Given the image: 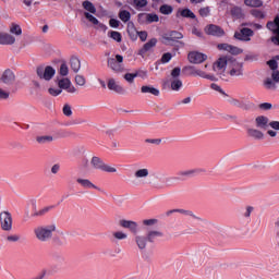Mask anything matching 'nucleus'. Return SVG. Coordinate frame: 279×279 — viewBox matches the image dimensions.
<instances>
[{"instance_id":"052dcab7","label":"nucleus","mask_w":279,"mask_h":279,"mask_svg":"<svg viewBox=\"0 0 279 279\" xmlns=\"http://www.w3.org/2000/svg\"><path fill=\"white\" fill-rule=\"evenodd\" d=\"M252 213H254V207L247 206L245 211L242 215L243 217H246V219H250V217L252 216Z\"/></svg>"},{"instance_id":"7ed1b4c3","label":"nucleus","mask_w":279,"mask_h":279,"mask_svg":"<svg viewBox=\"0 0 279 279\" xmlns=\"http://www.w3.org/2000/svg\"><path fill=\"white\" fill-rule=\"evenodd\" d=\"M90 165L94 167V169H98L99 171H105L106 173H117V168L106 165V162H104V160H101L99 157H93Z\"/></svg>"},{"instance_id":"774afa93","label":"nucleus","mask_w":279,"mask_h":279,"mask_svg":"<svg viewBox=\"0 0 279 279\" xmlns=\"http://www.w3.org/2000/svg\"><path fill=\"white\" fill-rule=\"evenodd\" d=\"M269 126L272 128V130H279V121L269 122Z\"/></svg>"},{"instance_id":"37998d69","label":"nucleus","mask_w":279,"mask_h":279,"mask_svg":"<svg viewBox=\"0 0 279 279\" xmlns=\"http://www.w3.org/2000/svg\"><path fill=\"white\" fill-rule=\"evenodd\" d=\"M84 16L93 25H99V20H97V17H95L93 14L85 12Z\"/></svg>"},{"instance_id":"4468645a","label":"nucleus","mask_w":279,"mask_h":279,"mask_svg":"<svg viewBox=\"0 0 279 279\" xmlns=\"http://www.w3.org/2000/svg\"><path fill=\"white\" fill-rule=\"evenodd\" d=\"M162 88L163 90H167V88H170V90L178 92L180 90V88H182V80L173 78L170 83L169 81H163Z\"/></svg>"},{"instance_id":"58836bf2","label":"nucleus","mask_w":279,"mask_h":279,"mask_svg":"<svg viewBox=\"0 0 279 279\" xmlns=\"http://www.w3.org/2000/svg\"><path fill=\"white\" fill-rule=\"evenodd\" d=\"M245 5L248 8H260L263 2L260 0H244Z\"/></svg>"},{"instance_id":"f704fd0d","label":"nucleus","mask_w":279,"mask_h":279,"mask_svg":"<svg viewBox=\"0 0 279 279\" xmlns=\"http://www.w3.org/2000/svg\"><path fill=\"white\" fill-rule=\"evenodd\" d=\"M148 175H149V169H147V168L138 169L134 173V177L137 179L148 178Z\"/></svg>"},{"instance_id":"a19ab883","label":"nucleus","mask_w":279,"mask_h":279,"mask_svg":"<svg viewBox=\"0 0 279 279\" xmlns=\"http://www.w3.org/2000/svg\"><path fill=\"white\" fill-rule=\"evenodd\" d=\"M10 33L14 34L15 36H21V34H23V29L21 28V25L12 24L10 27Z\"/></svg>"},{"instance_id":"6e6d98bb","label":"nucleus","mask_w":279,"mask_h":279,"mask_svg":"<svg viewBox=\"0 0 279 279\" xmlns=\"http://www.w3.org/2000/svg\"><path fill=\"white\" fill-rule=\"evenodd\" d=\"M171 58H173V56L170 52L163 53L161 57V63L167 64L168 62H171Z\"/></svg>"},{"instance_id":"ddd939ff","label":"nucleus","mask_w":279,"mask_h":279,"mask_svg":"<svg viewBox=\"0 0 279 279\" xmlns=\"http://www.w3.org/2000/svg\"><path fill=\"white\" fill-rule=\"evenodd\" d=\"M218 49L220 51H228L229 53H231V56H240V53L243 52V49L232 46L230 44H219Z\"/></svg>"},{"instance_id":"c85d7f7f","label":"nucleus","mask_w":279,"mask_h":279,"mask_svg":"<svg viewBox=\"0 0 279 279\" xmlns=\"http://www.w3.org/2000/svg\"><path fill=\"white\" fill-rule=\"evenodd\" d=\"M53 208H56V206L53 205H50V206H47V207H44L37 211H35L33 214L34 217H45V215H47V213H50V210H53Z\"/></svg>"},{"instance_id":"c9c22d12","label":"nucleus","mask_w":279,"mask_h":279,"mask_svg":"<svg viewBox=\"0 0 279 279\" xmlns=\"http://www.w3.org/2000/svg\"><path fill=\"white\" fill-rule=\"evenodd\" d=\"M264 86L267 90H276V88H277L276 82L269 77L264 81Z\"/></svg>"},{"instance_id":"680f3d73","label":"nucleus","mask_w":279,"mask_h":279,"mask_svg":"<svg viewBox=\"0 0 279 279\" xmlns=\"http://www.w3.org/2000/svg\"><path fill=\"white\" fill-rule=\"evenodd\" d=\"M109 25L110 27H113L114 29H117L121 25V22L117 19H111L109 20Z\"/></svg>"},{"instance_id":"0eeeda50","label":"nucleus","mask_w":279,"mask_h":279,"mask_svg":"<svg viewBox=\"0 0 279 279\" xmlns=\"http://www.w3.org/2000/svg\"><path fill=\"white\" fill-rule=\"evenodd\" d=\"M183 71H185L187 75H192L193 77H203L204 80H210V82H215V76L210 74H206V72L199 69H196L193 65L185 66Z\"/></svg>"},{"instance_id":"4c0bfd02","label":"nucleus","mask_w":279,"mask_h":279,"mask_svg":"<svg viewBox=\"0 0 279 279\" xmlns=\"http://www.w3.org/2000/svg\"><path fill=\"white\" fill-rule=\"evenodd\" d=\"M132 5L135 10L147 8V0H133Z\"/></svg>"},{"instance_id":"bb28decb","label":"nucleus","mask_w":279,"mask_h":279,"mask_svg":"<svg viewBox=\"0 0 279 279\" xmlns=\"http://www.w3.org/2000/svg\"><path fill=\"white\" fill-rule=\"evenodd\" d=\"M160 236H162V232L160 231H148L146 234L148 243H154V241Z\"/></svg>"},{"instance_id":"a211bd4d","label":"nucleus","mask_w":279,"mask_h":279,"mask_svg":"<svg viewBox=\"0 0 279 279\" xmlns=\"http://www.w3.org/2000/svg\"><path fill=\"white\" fill-rule=\"evenodd\" d=\"M16 43V37L10 35L9 33L0 32V45H14Z\"/></svg>"},{"instance_id":"603ef678","label":"nucleus","mask_w":279,"mask_h":279,"mask_svg":"<svg viewBox=\"0 0 279 279\" xmlns=\"http://www.w3.org/2000/svg\"><path fill=\"white\" fill-rule=\"evenodd\" d=\"M59 73H60V75H62L63 77H66V75H69V65H66V63H62V64L60 65Z\"/></svg>"},{"instance_id":"9d476101","label":"nucleus","mask_w":279,"mask_h":279,"mask_svg":"<svg viewBox=\"0 0 279 279\" xmlns=\"http://www.w3.org/2000/svg\"><path fill=\"white\" fill-rule=\"evenodd\" d=\"M208 56L202 52L192 51L187 54V60L192 64H202V62H206Z\"/></svg>"},{"instance_id":"79ce46f5","label":"nucleus","mask_w":279,"mask_h":279,"mask_svg":"<svg viewBox=\"0 0 279 279\" xmlns=\"http://www.w3.org/2000/svg\"><path fill=\"white\" fill-rule=\"evenodd\" d=\"M109 36L110 38H112V40H116V43H121V40L123 39V37L121 36V33L117 31L109 32Z\"/></svg>"},{"instance_id":"7c9ffc66","label":"nucleus","mask_w":279,"mask_h":279,"mask_svg":"<svg viewBox=\"0 0 279 279\" xmlns=\"http://www.w3.org/2000/svg\"><path fill=\"white\" fill-rule=\"evenodd\" d=\"M36 141L39 145H47V143L53 142V136L51 135L37 136Z\"/></svg>"},{"instance_id":"72a5a7b5","label":"nucleus","mask_w":279,"mask_h":279,"mask_svg":"<svg viewBox=\"0 0 279 279\" xmlns=\"http://www.w3.org/2000/svg\"><path fill=\"white\" fill-rule=\"evenodd\" d=\"M128 34H129L131 40L138 39V31H136V27H134V24H132V26H128Z\"/></svg>"},{"instance_id":"423d86ee","label":"nucleus","mask_w":279,"mask_h":279,"mask_svg":"<svg viewBox=\"0 0 279 279\" xmlns=\"http://www.w3.org/2000/svg\"><path fill=\"white\" fill-rule=\"evenodd\" d=\"M12 214L8 210L0 213V228L4 232H10L12 230Z\"/></svg>"},{"instance_id":"473e14b6","label":"nucleus","mask_w":279,"mask_h":279,"mask_svg":"<svg viewBox=\"0 0 279 279\" xmlns=\"http://www.w3.org/2000/svg\"><path fill=\"white\" fill-rule=\"evenodd\" d=\"M119 19L122 21V23H128L130 19H132V13L128 10H122L119 12Z\"/></svg>"},{"instance_id":"c756f323","label":"nucleus","mask_w":279,"mask_h":279,"mask_svg":"<svg viewBox=\"0 0 279 279\" xmlns=\"http://www.w3.org/2000/svg\"><path fill=\"white\" fill-rule=\"evenodd\" d=\"M83 8H84V10L89 12V14H97V9L95 8V4H93V2H90L88 0L83 2Z\"/></svg>"},{"instance_id":"1a4fd4ad","label":"nucleus","mask_w":279,"mask_h":279,"mask_svg":"<svg viewBox=\"0 0 279 279\" xmlns=\"http://www.w3.org/2000/svg\"><path fill=\"white\" fill-rule=\"evenodd\" d=\"M205 34L208 36H216L217 38H221V36H226V31H223L221 26L209 24L205 27Z\"/></svg>"},{"instance_id":"13d9d810","label":"nucleus","mask_w":279,"mask_h":279,"mask_svg":"<svg viewBox=\"0 0 279 279\" xmlns=\"http://www.w3.org/2000/svg\"><path fill=\"white\" fill-rule=\"evenodd\" d=\"M198 13L203 19H206V16H208L210 14V8H208V7L202 8V9H199Z\"/></svg>"},{"instance_id":"39448f33","label":"nucleus","mask_w":279,"mask_h":279,"mask_svg":"<svg viewBox=\"0 0 279 279\" xmlns=\"http://www.w3.org/2000/svg\"><path fill=\"white\" fill-rule=\"evenodd\" d=\"M107 66L114 73H123V56L117 54L116 59L109 58L107 60Z\"/></svg>"},{"instance_id":"bf43d9fd","label":"nucleus","mask_w":279,"mask_h":279,"mask_svg":"<svg viewBox=\"0 0 279 279\" xmlns=\"http://www.w3.org/2000/svg\"><path fill=\"white\" fill-rule=\"evenodd\" d=\"M7 241H8L9 243H16V242L21 241V236H20V235H16V234L8 235V236H7Z\"/></svg>"},{"instance_id":"49530a36","label":"nucleus","mask_w":279,"mask_h":279,"mask_svg":"<svg viewBox=\"0 0 279 279\" xmlns=\"http://www.w3.org/2000/svg\"><path fill=\"white\" fill-rule=\"evenodd\" d=\"M62 112L64 117H72L73 116V109L71 108V105L65 104L62 108Z\"/></svg>"},{"instance_id":"e2e57ef3","label":"nucleus","mask_w":279,"mask_h":279,"mask_svg":"<svg viewBox=\"0 0 279 279\" xmlns=\"http://www.w3.org/2000/svg\"><path fill=\"white\" fill-rule=\"evenodd\" d=\"M180 73H182V70L180 68H174L171 71V77H173V80H178V76L180 75Z\"/></svg>"},{"instance_id":"f257e3e1","label":"nucleus","mask_w":279,"mask_h":279,"mask_svg":"<svg viewBox=\"0 0 279 279\" xmlns=\"http://www.w3.org/2000/svg\"><path fill=\"white\" fill-rule=\"evenodd\" d=\"M56 232V225H48V226H39L34 229V234L37 241L41 243H47V241H51L53 239V233Z\"/></svg>"},{"instance_id":"5fc2aeb1","label":"nucleus","mask_w":279,"mask_h":279,"mask_svg":"<svg viewBox=\"0 0 279 279\" xmlns=\"http://www.w3.org/2000/svg\"><path fill=\"white\" fill-rule=\"evenodd\" d=\"M48 93L49 95H51L52 97H58V95H62V89L59 87V88H53V87H50L48 89Z\"/></svg>"},{"instance_id":"c03bdc74","label":"nucleus","mask_w":279,"mask_h":279,"mask_svg":"<svg viewBox=\"0 0 279 279\" xmlns=\"http://www.w3.org/2000/svg\"><path fill=\"white\" fill-rule=\"evenodd\" d=\"M137 22L140 25H148L147 13H140L137 15Z\"/></svg>"},{"instance_id":"6e6552de","label":"nucleus","mask_w":279,"mask_h":279,"mask_svg":"<svg viewBox=\"0 0 279 279\" xmlns=\"http://www.w3.org/2000/svg\"><path fill=\"white\" fill-rule=\"evenodd\" d=\"M252 36H254V31L247 27H244L234 33V38L236 40H242L243 43H250V40H252Z\"/></svg>"},{"instance_id":"412c9836","label":"nucleus","mask_w":279,"mask_h":279,"mask_svg":"<svg viewBox=\"0 0 279 279\" xmlns=\"http://www.w3.org/2000/svg\"><path fill=\"white\" fill-rule=\"evenodd\" d=\"M77 184H81L83 189H95L96 191H101L97 185H95L90 180L88 179H77L76 180Z\"/></svg>"},{"instance_id":"a878e982","label":"nucleus","mask_w":279,"mask_h":279,"mask_svg":"<svg viewBox=\"0 0 279 279\" xmlns=\"http://www.w3.org/2000/svg\"><path fill=\"white\" fill-rule=\"evenodd\" d=\"M141 93H144V94L149 93L150 95H154L155 97H158L160 95V90L158 88L147 86V85H144L141 87Z\"/></svg>"},{"instance_id":"864d4df0","label":"nucleus","mask_w":279,"mask_h":279,"mask_svg":"<svg viewBox=\"0 0 279 279\" xmlns=\"http://www.w3.org/2000/svg\"><path fill=\"white\" fill-rule=\"evenodd\" d=\"M124 80L129 84H134V80H136V74L135 73H126V74H124Z\"/></svg>"},{"instance_id":"8fccbe9b","label":"nucleus","mask_w":279,"mask_h":279,"mask_svg":"<svg viewBox=\"0 0 279 279\" xmlns=\"http://www.w3.org/2000/svg\"><path fill=\"white\" fill-rule=\"evenodd\" d=\"M113 238L117 239V241H123L125 239H128V234L123 233V231H116L112 233Z\"/></svg>"},{"instance_id":"a18cd8bd","label":"nucleus","mask_w":279,"mask_h":279,"mask_svg":"<svg viewBox=\"0 0 279 279\" xmlns=\"http://www.w3.org/2000/svg\"><path fill=\"white\" fill-rule=\"evenodd\" d=\"M147 21L149 25L151 23H158V21H160V17H158V14L156 13H147Z\"/></svg>"},{"instance_id":"393cba45","label":"nucleus","mask_w":279,"mask_h":279,"mask_svg":"<svg viewBox=\"0 0 279 279\" xmlns=\"http://www.w3.org/2000/svg\"><path fill=\"white\" fill-rule=\"evenodd\" d=\"M147 236L135 234V243L138 250H145V247H147Z\"/></svg>"},{"instance_id":"b1692460","label":"nucleus","mask_w":279,"mask_h":279,"mask_svg":"<svg viewBox=\"0 0 279 279\" xmlns=\"http://www.w3.org/2000/svg\"><path fill=\"white\" fill-rule=\"evenodd\" d=\"M70 66L74 73H78L80 69H82V62L77 57H72L70 60Z\"/></svg>"},{"instance_id":"e433bc0d","label":"nucleus","mask_w":279,"mask_h":279,"mask_svg":"<svg viewBox=\"0 0 279 279\" xmlns=\"http://www.w3.org/2000/svg\"><path fill=\"white\" fill-rule=\"evenodd\" d=\"M159 12L160 14H165V15H169L173 13V7L169 5V4H162L159 8Z\"/></svg>"},{"instance_id":"3c124183","label":"nucleus","mask_w":279,"mask_h":279,"mask_svg":"<svg viewBox=\"0 0 279 279\" xmlns=\"http://www.w3.org/2000/svg\"><path fill=\"white\" fill-rule=\"evenodd\" d=\"M251 14L255 19H265V13L263 11L258 10V9L251 10Z\"/></svg>"},{"instance_id":"20e7f679","label":"nucleus","mask_w":279,"mask_h":279,"mask_svg":"<svg viewBox=\"0 0 279 279\" xmlns=\"http://www.w3.org/2000/svg\"><path fill=\"white\" fill-rule=\"evenodd\" d=\"M36 73H37L39 80H45L46 82H51V80H53V76L56 75V69H53V66H51V65H48L46 68L37 66Z\"/></svg>"},{"instance_id":"de8ad7c7","label":"nucleus","mask_w":279,"mask_h":279,"mask_svg":"<svg viewBox=\"0 0 279 279\" xmlns=\"http://www.w3.org/2000/svg\"><path fill=\"white\" fill-rule=\"evenodd\" d=\"M177 213H180L181 215H185L186 217H192L193 219L199 220V217L195 216V214H193V211L191 210L177 209Z\"/></svg>"},{"instance_id":"0e129e2a","label":"nucleus","mask_w":279,"mask_h":279,"mask_svg":"<svg viewBox=\"0 0 279 279\" xmlns=\"http://www.w3.org/2000/svg\"><path fill=\"white\" fill-rule=\"evenodd\" d=\"M137 36H138L140 40H142V43H145V40H147V32L146 31L137 32Z\"/></svg>"},{"instance_id":"f03ea898","label":"nucleus","mask_w":279,"mask_h":279,"mask_svg":"<svg viewBox=\"0 0 279 279\" xmlns=\"http://www.w3.org/2000/svg\"><path fill=\"white\" fill-rule=\"evenodd\" d=\"M182 38H184L182 33L178 31H170L161 36V43L162 45L173 47V45L179 40H182Z\"/></svg>"},{"instance_id":"69168bd1","label":"nucleus","mask_w":279,"mask_h":279,"mask_svg":"<svg viewBox=\"0 0 279 279\" xmlns=\"http://www.w3.org/2000/svg\"><path fill=\"white\" fill-rule=\"evenodd\" d=\"M158 223V219H145L143 220L144 226H156Z\"/></svg>"},{"instance_id":"4be33fe9","label":"nucleus","mask_w":279,"mask_h":279,"mask_svg":"<svg viewBox=\"0 0 279 279\" xmlns=\"http://www.w3.org/2000/svg\"><path fill=\"white\" fill-rule=\"evenodd\" d=\"M247 135L251 136V138H255V141H263L265 138V134L256 129H247Z\"/></svg>"},{"instance_id":"dca6fc26","label":"nucleus","mask_w":279,"mask_h":279,"mask_svg":"<svg viewBox=\"0 0 279 279\" xmlns=\"http://www.w3.org/2000/svg\"><path fill=\"white\" fill-rule=\"evenodd\" d=\"M226 66H228V59L222 57L214 63L213 69L216 71V73H223V71H226Z\"/></svg>"},{"instance_id":"5701e85b","label":"nucleus","mask_w":279,"mask_h":279,"mask_svg":"<svg viewBox=\"0 0 279 279\" xmlns=\"http://www.w3.org/2000/svg\"><path fill=\"white\" fill-rule=\"evenodd\" d=\"M229 75H231V77H239V76L243 75V64L236 63V64L230 70Z\"/></svg>"},{"instance_id":"f3484780","label":"nucleus","mask_w":279,"mask_h":279,"mask_svg":"<svg viewBox=\"0 0 279 279\" xmlns=\"http://www.w3.org/2000/svg\"><path fill=\"white\" fill-rule=\"evenodd\" d=\"M16 80V75H14V72L10 69L5 70L1 76V82H3V84H14Z\"/></svg>"},{"instance_id":"ea45409f","label":"nucleus","mask_w":279,"mask_h":279,"mask_svg":"<svg viewBox=\"0 0 279 279\" xmlns=\"http://www.w3.org/2000/svg\"><path fill=\"white\" fill-rule=\"evenodd\" d=\"M180 14L183 19H195V13L191 11L190 9H183L180 11Z\"/></svg>"},{"instance_id":"2eb2a0df","label":"nucleus","mask_w":279,"mask_h":279,"mask_svg":"<svg viewBox=\"0 0 279 279\" xmlns=\"http://www.w3.org/2000/svg\"><path fill=\"white\" fill-rule=\"evenodd\" d=\"M107 87L109 90H112L113 93H117L118 95H123L125 93V89L123 86L119 85L114 78H109L107 82Z\"/></svg>"},{"instance_id":"9b49d317","label":"nucleus","mask_w":279,"mask_h":279,"mask_svg":"<svg viewBox=\"0 0 279 279\" xmlns=\"http://www.w3.org/2000/svg\"><path fill=\"white\" fill-rule=\"evenodd\" d=\"M119 226L121 228H125L126 230H130L132 234H135V235L138 234V223H136V221L122 219L119 221Z\"/></svg>"},{"instance_id":"4d7b16f0","label":"nucleus","mask_w":279,"mask_h":279,"mask_svg":"<svg viewBox=\"0 0 279 279\" xmlns=\"http://www.w3.org/2000/svg\"><path fill=\"white\" fill-rule=\"evenodd\" d=\"M267 64L272 72L278 70V61H276V59L267 61Z\"/></svg>"},{"instance_id":"2f4dec72","label":"nucleus","mask_w":279,"mask_h":279,"mask_svg":"<svg viewBox=\"0 0 279 279\" xmlns=\"http://www.w3.org/2000/svg\"><path fill=\"white\" fill-rule=\"evenodd\" d=\"M230 14L233 19H243V9L240 7H233L230 11Z\"/></svg>"},{"instance_id":"338daca9","label":"nucleus","mask_w":279,"mask_h":279,"mask_svg":"<svg viewBox=\"0 0 279 279\" xmlns=\"http://www.w3.org/2000/svg\"><path fill=\"white\" fill-rule=\"evenodd\" d=\"M271 80H272L276 84H279V71H278V70L272 71V73H271Z\"/></svg>"},{"instance_id":"aec40b11","label":"nucleus","mask_w":279,"mask_h":279,"mask_svg":"<svg viewBox=\"0 0 279 279\" xmlns=\"http://www.w3.org/2000/svg\"><path fill=\"white\" fill-rule=\"evenodd\" d=\"M158 45V39L151 38L149 41H147L143 48L140 50V56H144V53H147V51H150Z\"/></svg>"},{"instance_id":"cd10ccee","label":"nucleus","mask_w":279,"mask_h":279,"mask_svg":"<svg viewBox=\"0 0 279 279\" xmlns=\"http://www.w3.org/2000/svg\"><path fill=\"white\" fill-rule=\"evenodd\" d=\"M202 170L193 169V170H183L178 173L180 178H193V175L199 173Z\"/></svg>"},{"instance_id":"6ab92c4d","label":"nucleus","mask_w":279,"mask_h":279,"mask_svg":"<svg viewBox=\"0 0 279 279\" xmlns=\"http://www.w3.org/2000/svg\"><path fill=\"white\" fill-rule=\"evenodd\" d=\"M256 128H259V130H267L269 128V118L265 116H258L255 119Z\"/></svg>"},{"instance_id":"09e8293b","label":"nucleus","mask_w":279,"mask_h":279,"mask_svg":"<svg viewBox=\"0 0 279 279\" xmlns=\"http://www.w3.org/2000/svg\"><path fill=\"white\" fill-rule=\"evenodd\" d=\"M75 84H76L77 86H86V77H84V75L77 74V75L75 76Z\"/></svg>"},{"instance_id":"f8f14e48","label":"nucleus","mask_w":279,"mask_h":279,"mask_svg":"<svg viewBox=\"0 0 279 279\" xmlns=\"http://www.w3.org/2000/svg\"><path fill=\"white\" fill-rule=\"evenodd\" d=\"M58 86L61 90H66V93H77V88H75V86H73V84L71 83V80L69 78H61L58 81Z\"/></svg>"}]
</instances>
